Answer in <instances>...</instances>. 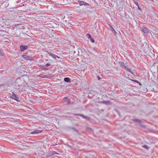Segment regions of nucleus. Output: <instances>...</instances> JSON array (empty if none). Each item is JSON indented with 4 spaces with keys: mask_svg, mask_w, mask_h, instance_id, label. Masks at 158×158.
<instances>
[{
    "mask_svg": "<svg viewBox=\"0 0 158 158\" xmlns=\"http://www.w3.org/2000/svg\"><path fill=\"white\" fill-rule=\"evenodd\" d=\"M83 50L81 48L78 49V55L79 56H82L83 54L82 51Z\"/></svg>",
    "mask_w": 158,
    "mask_h": 158,
    "instance_id": "nucleus-11",
    "label": "nucleus"
},
{
    "mask_svg": "<svg viewBox=\"0 0 158 158\" xmlns=\"http://www.w3.org/2000/svg\"><path fill=\"white\" fill-rule=\"evenodd\" d=\"M65 100V102L67 104H69L70 102V100L67 97H65L64 98Z\"/></svg>",
    "mask_w": 158,
    "mask_h": 158,
    "instance_id": "nucleus-14",
    "label": "nucleus"
},
{
    "mask_svg": "<svg viewBox=\"0 0 158 158\" xmlns=\"http://www.w3.org/2000/svg\"><path fill=\"white\" fill-rule=\"evenodd\" d=\"M87 35V37L89 39H90L91 38V35H90V34H86Z\"/></svg>",
    "mask_w": 158,
    "mask_h": 158,
    "instance_id": "nucleus-22",
    "label": "nucleus"
},
{
    "mask_svg": "<svg viewBox=\"0 0 158 158\" xmlns=\"http://www.w3.org/2000/svg\"><path fill=\"white\" fill-rule=\"evenodd\" d=\"M52 153L53 155L55 154H59L56 152H55V151H52Z\"/></svg>",
    "mask_w": 158,
    "mask_h": 158,
    "instance_id": "nucleus-28",
    "label": "nucleus"
},
{
    "mask_svg": "<svg viewBox=\"0 0 158 158\" xmlns=\"http://www.w3.org/2000/svg\"><path fill=\"white\" fill-rule=\"evenodd\" d=\"M141 30L145 34H148V33H149V30L146 27H141Z\"/></svg>",
    "mask_w": 158,
    "mask_h": 158,
    "instance_id": "nucleus-5",
    "label": "nucleus"
},
{
    "mask_svg": "<svg viewBox=\"0 0 158 158\" xmlns=\"http://www.w3.org/2000/svg\"><path fill=\"white\" fill-rule=\"evenodd\" d=\"M97 78L98 80H100V77L99 76H97Z\"/></svg>",
    "mask_w": 158,
    "mask_h": 158,
    "instance_id": "nucleus-33",
    "label": "nucleus"
},
{
    "mask_svg": "<svg viewBox=\"0 0 158 158\" xmlns=\"http://www.w3.org/2000/svg\"><path fill=\"white\" fill-rule=\"evenodd\" d=\"M81 117L82 118H85V119H86V120H88L89 121V120H91V118H90L89 117H87V116H85V115H83V114H82V117Z\"/></svg>",
    "mask_w": 158,
    "mask_h": 158,
    "instance_id": "nucleus-13",
    "label": "nucleus"
},
{
    "mask_svg": "<svg viewBox=\"0 0 158 158\" xmlns=\"http://www.w3.org/2000/svg\"><path fill=\"white\" fill-rule=\"evenodd\" d=\"M102 103H104V104H107L108 103H109V101H104L102 102Z\"/></svg>",
    "mask_w": 158,
    "mask_h": 158,
    "instance_id": "nucleus-24",
    "label": "nucleus"
},
{
    "mask_svg": "<svg viewBox=\"0 0 158 158\" xmlns=\"http://www.w3.org/2000/svg\"><path fill=\"white\" fill-rule=\"evenodd\" d=\"M138 9L140 10H141V7L139 6V5H138Z\"/></svg>",
    "mask_w": 158,
    "mask_h": 158,
    "instance_id": "nucleus-31",
    "label": "nucleus"
},
{
    "mask_svg": "<svg viewBox=\"0 0 158 158\" xmlns=\"http://www.w3.org/2000/svg\"><path fill=\"white\" fill-rule=\"evenodd\" d=\"M24 80L23 78H17L16 80V83L18 85H21L23 84L24 83Z\"/></svg>",
    "mask_w": 158,
    "mask_h": 158,
    "instance_id": "nucleus-2",
    "label": "nucleus"
},
{
    "mask_svg": "<svg viewBox=\"0 0 158 158\" xmlns=\"http://www.w3.org/2000/svg\"><path fill=\"white\" fill-rule=\"evenodd\" d=\"M40 68L42 69L43 70L44 69V67L43 65H40Z\"/></svg>",
    "mask_w": 158,
    "mask_h": 158,
    "instance_id": "nucleus-29",
    "label": "nucleus"
},
{
    "mask_svg": "<svg viewBox=\"0 0 158 158\" xmlns=\"http://www.w3.org/2000/svg\"><path fill=\"white\" fill-rule=\"evenodd\" d=\"M0 55L1 56H3L4 55V53H3L2 51L0 50Z\"/></svg>",
    "mask_w": 158,
    "mask_h": 158,
    "instance_id": "nucleus-18",
    "label": "nucleus"
},
{
    "mask_svg": "<svg viewBox=\"0 0 158 158\" xmlns=\"http://www.w3.org/2000/svg\"><path fill=\"white\" fill-rule=\"evenodd\" d=\"M143 126V127H145V126Z\"/></svg>",
    "mask_w": 158,
    "mask_h": 158,
    "instance_id": "nucleus-37",
    "label": "nucleus"
},
{
    "mask_svg": "<svg viewBox=\"0 0 158 158\" xmlns=\"http://www.w3.org/2000/svg\"><path fill=\"white\" fill-rule=\"evenodd\" d=\"M109 29L112 31L115 36H116L117 33L115 30L114 29L113 27L109 24Z\"/></svg>",
    "mask_w": 158,
    "mask_h": 158,
    "instance_id": "nucleus-7",
    "label": "nucleus"
},
{
    "mask_svg": "<svg viewBox=\"0 0 158 158\" xmlns=\"http://www.w3.org/2000/svg\"><path fill=\"white\" fill-rule=\"evenodd\" d=\"M43 78H48V77L47 75H44L41 77Z\"/></svg>",
    "mask_w": 158,
    "mask_h": 158,
    "instance_id": "nucleus-23",
    "label": "nucleus"
},
{
    "mask_svg": "<svg viewBox=\"0 0 158 158\" xmlns=\"http://www.w3.org/2000/svg\"><path fill=\"white\" fill-rule=\"evenodd\" d=\"M48 54L50 56H51L54 59H55L56 57H57L58 58H59V57H58L57 56L54 55L52 53H51L50 52H48Z\"/></svg>",
    "mask_w": 158,
    "mask_h": 158,
    "instance_id": "nucleus-10",
    "label": "nucleus"
},
{
    "mask_svg": "<svg viewBox=\"0 0 158 158\" xmlns=\"http://www.w3.org/2000/svg\"><path fill=\"white\" fill-rule=\"evenodd\" d=\"M135 4L137 6H138V5H138V2H135Z\"/></svg>",
    "mask_w": 158,
    "mask_h": 158,
    "instance_id": "nucleus-35",
    "label": "nucleus"
},
{
    "mask_svg": "<svg viewBox=\"0 0 158 158\" xmlns=\"http://www.w3.org/2000/svg\"><path fill=\"white\" fill-rule=\"evenodd\" d=\"M87 129H91V128L90 127H88V128H87Z\"/></svg>",
    "mask_w": 158,
    "mask_h": 158,
    "instance_id": "nucleus-36",
    "label": "nucleus"
},
{
    "mask_svg": "<svg viewBox=\"0 0 158 158\" xmlns=\"http://www.w3.org/2000/svg\"><path fill=\"white\" fill-rule=\"evenodd\" d=\"M53 155L52 151L51 152H49V153L48 154V155H47V157H49L52 156Z\"/></svg>",
    "mask_w": 158,
    "mask_h": 158,
    "instance_id": "nucleus-16",
    "label": "nucleus"
},
{
    "mask_svg": "<svg viewBox=\"0 0 158 158\" xmlns=\"http://www.w3.org/2000/svg\"><path fill=\"white\" fill-rule=\"evenodd\" d=\"M90 40L93 43H94L95 41L92 38H91L90 39Z\"/></svg>",
    "mask_w": 158,
    "mask_h": 158,
    "instance_id": "nucleus-26",
    "label": "nucleus"
},
{
    "mask_svg": "<svg viewBox=\"0 0 158 158\" xmlns=\"http://www.w3.org/2000/svg\"><path fill=\"white\" fill-rule=\"evenodd\" d=\"M28 48V47L27 45H21L19 47L20 50L22 52H23L25 50L27 49Z\"/></svg>",
    "mask_w": 158,
    "mask_h": 158,
    "instance_id": "nucleus-4",
    "label": "nucleus"
},
{
    "mask_svg": "<svg viewBox=\"0 0 158 158\" xmlns=\"http://www.w3.org/2000/svg\"><path fill=\"white\" fill-rule=\"evenodd\" d=\"M64 81L67 83H69L71 81V79L69 78L66 77L64 78Z\"/></svg>",
    "mask_w": 158,
    "mask_h": 158,
    "instance_id": "nucleus-12",
    "label": "nucleus"
},
{
    "mask_svg": "<svg viewBox=\"0 0 158 158\" xmlns=\"http://www.w3.org/2000/svg\"><path fill=\"white\" fill-rule=\"evenodd\" d=\"M51 65V64L49 63H47L46 65H45V67H47Z\"/></svg>",
    "mask_w": 158,
    "mask_h": 158,
    "instance_id": "nucleus-25",
    "label": "nucleus"
},
{
    "mask_svg": "<svg viewBox=\"0 0 158 158\" xmlns=\"http://www.w3.org/2000/svg\"><path fill=\"white\" fill-rule=\"evenodd\" d=\"M73 127H68L67 128L68 130H72L73 129Z\"/></svg>",
    "mask_w": 158,
    "mask_h": 158,
    "instance_id": "nucleus-27",
    "label": "nucleus"
},
{
    "mask_svg": "<svg viewBox=\"0 0 158 158\" xmlns=\"http://www.w3.org/2000/svg\"><path fill=\"white\" fill-rule=\"evenodd\" d=\"M48 69V68H46V67H44V69L43 70H47Z\"/></svg>",
    "mask_w": 158,
    "mask_h": 158,
    "instance_id": "nucleus-32",
    "label": "nucleus"
},
{
    "mask_svg": "<svg viewBox=\"0 0 158 158\" xmlns=\"http://www.w3.org/2000/svg\"><path fill=\"white\" fill-rule=\"evenodd\" d=\"M78 3L80 6H81L82 5H89V4H88V3L81 1H78Z\"/></svg>",
    "mask_w": 158,
    "mask_h": 158,
    "instance_id": "nucleus-9",
    "label": "nucleus"
},
{
    "mask_svg": "<svg viewBox=\"0 0 158 158\" xmlns=\"http://www.w3.org/2000/svg\"><path fill=\"white\" fill-rule=\"evenodd\" d=\"M133 120L138 123H140L141 122L138 119H134Z\"/></svg>",
    "mask_w": 158,
    "mask_h": 158,
    "instance_id": "nucleus-20",
    "label": "nucleus"
},
{
    "mask_svg": "<svg viewBox=\"0 0 158 158\" xmlns=\"http://www.w3.org/2000/svg\"><path fill=\"white\" fill-rule=\"evenodd\" d=\"M66 145H67V146L68 147H69V148H72L71 146H70L69 145V144H67Z\"/></svg>",
    "mask_w": 158,
    "mask_h": 158,
    "instance_id": "nucleus-34",
    "label": "nucleus"
},
{
    "mask_svg": "<svg viewBox=\"0 0 158 158\" xmlns=\"http://www.w3.org/2000/svg\"><path fill=\"white\" fill-rule=\"evenodd\" d=\"M73 115L75 116H80L82 117V114L77 113V114H73Z\"/></svg>",
    "mask_w": 158,
    "mask_h": 158,
    "instance_id": "nucleus-21",
    "label": "nucleus"
},
{
    "mask_svg": "<svg viewBox=\"0 0 158 158\" xmlns=\"http://www.w3.org/2000/svg\"><path fill=\"white\" fill-rule=\"evenodd\" d=\"M132 81H134L135 82L137 83H138V82H139L138 81L136 80H132Z\"/></svg>",
    "mask_w": 158,
    "mask_h": 158,
    "instance_id": "nucleus-30",
    "label": "nucleus"
},
{
    "mask_svg": "<svg viewBox=\"0 0 158 158\" xmlns=\"http://www.w3.org/2000/svg\"><path fill=\"white\" fill-rule=\"evenodd\" d=\"M142 147L146 149H149L148 147L146 145H144L142 146Z\"/></svg>",
    "mask_w": 158,
    "mask_h": 158,
    "instance_id": "nucleus-19",
    "label": "nucleus"
},
{
    "mask_svg": "<svg viewBox=\"0 0 158 158\" xmlns=\"http://www.w3.org/2000/svg\"><path fill=\"white\" fill-rule=\"evenodd\" d=\"M42 131V130H35L33 132H30V135H35V134H38L40 133H41Z\"/></svg>",
    "mask_w": 158,
    "mask_h": 158,
    "instance_id": "nucleus-8",
    "label": "nucleus"
},
{
    "mask_svg": "<svg viewBox=\"0 0 158 158\" xmlns=\"http://www.w3.org/2000/svg\"><path fill=\"white\" fill-rule=\"evenodd\" d=\"M73 129L72 130H73L74 131L77 132V134L78 135H80V134L79 132L78 131L77 129H76V128H74V127H73Z\"/></svg>",
    "mask_w": 158,
    "mask_h": 158,
    "instance_id": "nucleus-15",
    "label": "nucleus"
},
{
    "mask_svg": "<svg viewBox=\"0 0 158 158\" xmlns=\"http://www.w3.org/2000/svg\"><path fill=\"white\" fill-rule=\"evenodd\" d=\"M23 57L27 60H33V58L32 57L30 56L27 55H23Z\"/></svg>",
    "mask_w": 158,
    "mask_h": 158,
    "instance_id": "nucleus-6",
    "label": "nucleus"
},
{
    "mask_svg": "<svg viewBox=\"0 0 158 158\" xmlns=\"http://www.w3.org/2000/svg\"><path fill=\"white\" fill-rule=\"evenodd\" d=\"M4 84H1L0 85V89H4Z\"/></svg>",
    "mask_w": 158,
    "mask_h": 158,
    "instance_id": "nucleus-17",
    "label": "nucleus"
},
{
    "mask_svg": "<svg viewBox=\"0 0 158 158\" xmlns=\"http://www.w3.org/2000/svg\"><path fill=\"white\" fill-rule=\"evenodd\" d=\"M119 64L121 67L124 69L126 70L128 72H130L131 73H132L131 72V69L128 67V66H126L124 64V63L123 62H120L119 63Z\"/></svg>",
    "mask_w": 158,
    "mask_h": 158,
    "instance_id": "nucleus-1",
    "label": "nucleus"
},
{
    "mask_svg": "<svg viewBox=\"0 0 158 158\" xmlns=\"http://www.w3.org/2000/svg\"><path fill=\"white\" fill-rule=\"evenodd\" d=\"M10 98L16 100L17 102H19V98L14 93H13L12 95L10 97Z\"/></svg>",
    "mask_w": 158,
    "mask_h": 158,
    "instance_id": "nucleus-3",
    "label": "nucleus"
}]
</instances>
